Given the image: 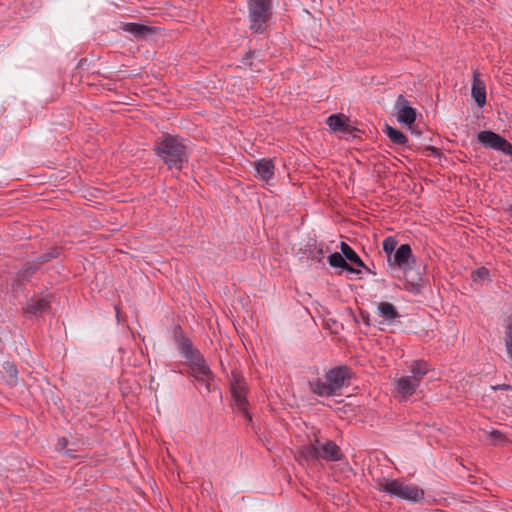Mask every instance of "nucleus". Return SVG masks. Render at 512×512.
I'll list each match as a JSON object with an SVG mask.
<instances>
[{"label":"nucleus","mask_w":512,"mask_h":512,"mask_svg":"<svg viewBox=\"0 0 512 512\" xmlns=\"http://www.w3.org/2000/svg\"><path fill=\"white\" fill-rule=\"evenodd\" d=\"M377 489L390 497L413 503L420 502L424 498L423 489L399 479L383 478L377 482Z\"/></svg>","instance_id":"obj_2"},{"label":"nucleus","mask_w":512,"mask_h":512,"mask_svg":"<svg viewBox=\"0 0 512 512\" xmlns=\"http://www.w3.org/2000/svg\"><path fill=\"white\" fill-rule=\"evenodd\" d=\"M327 125L334 132H346L348 130L347 118L342 114H332L327 118Z\"/></svg>","instance_id":"obj_20"},{"label":"nucleus","mask_w":512,"mask_h":512,"mask_svg":"<svg viewBox=\"0 0 512 512\" xmlns=\"http://www.w3.org/2000/svg\"><path fill=\"white\" fill-rule=\"evenodd\" d=\"M340 248L345 260L354 263L358 267H364V263L361 258L347 243L341 242Z\"/></svg>","instance_id":"obj_22"},{"label":"nucleus","mask_w":512,"mask_h":512,"mask_svg":"<svg viewBox=\"0 0 512 512\" xmlns=\"http://www.w3.org/2000/svg\"><path fill=\"white\" fill-rule=\"evenodd\" d=\"M362 316V320L363 322L367 325V326H370V322H369V314L368 313H362L361 314Z\"/></svg>","instance_id":"obj_34"},{"label":"nucleus","mask_w":512,"mask_h":512,"mask_svg":"<svg viewBox=\"0 0 512 512\" xmlns=\"http://www.w3.org/2000/svg\"><path fill=\"white\" fill-rule=\"evenodd\" d=\"M311 391L321 397H330L336 395L333 387L330 386L329 382L325 379H317L313 382H310Z\"/></svg>","instance_id":"obj_18"},{"label":"nucleus","mask_w":512,"mask_h":512,"mask_svg":"<svg viewBox=\"0 0 512 512\" xmlns=\"http://www.w3.org/2000/svg\"><path fill=\"white\" fill-rule=\"evenodd\" d=\"M319 461L335 462L341 459L342 452L333 441L321 442L317 439Z\"/></svg>","instance_id":"obj_10"},{"label":"nucleus","mask_w":512,"mask_h":512,"mask_svg":"<svg viewBox=\"0 0 512 512\" xmlns=\"http://www.w3.org/2000/svg\"><path fill=\"white\" fill-rule=\"evenodd\" d=\"M397 107V121L405 124L412 125L416 120V110L412 108L409 102L403 95H399L396 101Z\"/></svg>","instance_id":"obj_11"},{"label":"nucleus","mask_w":512,"mask_h":512,"mask_svg":"<svg viewBox=\"0 0 512 512\" xmlns=\"http://www.w3.org/2000/svg\"><path fill=\"white\" fill-rule=\"evenodd\" d=\"M188 363L193 376L197 379V381L204 384L206 388L209 390L210 382L213 379V373L210 370L202 354L199 353L198 355L194 356L191 360L188 361Z\"/></svg>","instance_id":"obj_6"},{"label":"nucleus","mask_w":512,"mask_h":512,"mask_svg":"<svg viewBox=\"0 0 512 512\" xmlns=\"http://www.w3.org/2000/svg\"><path fill=\"white\" fill-rule=\"evenodd\" d=\"M376 313L387 323H392L396 319L400 318V314L398 313L396 307L386 301H381L377 304Z\"/></svg>","instance_id":"obj_17"},{"label":"nucleus","mask_w":512,"mask_h":512,"mask_svg":"<svg viewBox=\"0 0 512 512\" xmlns=\"http://www.w3.org/2000/svg\"><path fill=\"white\" fill-rule=\"evenodd\" d=\"M175 343L178 351L187 361L200 353V351L194 347L191 340L183 334L175 335Z\"/></svg>","instance_id":"obj_14"},{"label":"nucleus","mask_w":512,"mask_h":512,"mask_svg":"<svg viewBox=\"0 0 512 512\" xmlns=\"http://www.w3.org/2000/svg\"><path fill=\"white\" fill-rule=\"evenodd\" d=\"M410 377H415L419 383L422 382L423 377L428 373L429 366L426 361L415 360L409 366Z\"/></svg>","instance_id":"obj_21"},{"label":"nucleus","mask_w":512,"mask_h":512,"mask_svg":"<svg viewBox=\"0 0 512 512\" xmlns=\"http://www.w3.org/2000/svg\"><path fill=\"white\" fill-rule=\"evenodd\" d=\"M344 270L350 272V273H357L358 271L354 269L351 265L348 264L347 268H343Z\"/></svg>","instance_id":"obj_36"},{"label":"nucleus","mask_w":512,"mask_h":512,"mask_svg":"<svg viewBox=\"0 0 512 512\" xmlns=\"http://www.w3.org/2000/svg\"><path fill=\"white\" fill-rule=\"evenodd\" d=\"M420 282H421V277L420 276H417L416 278H414L410 284H411V290L412 291H419V288H420Z\"/></svg>","instance_id":"obj_30"},{"label":"nucleus","mask_w":512,"mask_h":512,"mask_svg":"<svg viewBox=\"0 0 512 512\" xmlns=\"http://www.w3.org/2000/svg\"><path fill=\"white\" fill-rule=\"evenodd\" d=\"M479 143L487 149H494L505 155H512V145L499 134L484 130L477 134Z\"/></svg>","instance_id":"obj_4"},{"label":"nucleus","mask_w":512,"mask_h":512,"mask_svg":"<svg viewBox=\"0 0 512 512\" xmlns=\"http://www.w3.org/2000/svg\"><path fill=\"white\" fill-rule=\"evenodd\" d=\"M493 390H512V385L508 384H499L496 386H492Z\"/></svg>","instance_id":"obj_31"},{"label":"nucleus","mask_w":512,"mask_h":512,"mask_svg":"<svg viewBox=\"0 0 512 512\" xmlns=\"http://www.w3.org/2000/svg\"><path fill=\"white\" fill-rule=\"evenodd\" d=\"M66 445H67V440L65 438H61L58 440L57 448L64 449Z\"/></svg>","instance_id":"obj_33"},{"label":"nucleus","mask_w":512,"mask_h":512,"mask_svg":"<svg viewBox=\"0 0 512 512\" xmlns=\"http://www.w3.org/2000/svg\"><path fill=\"white\" fill-rule=\"evenodd\" d=\"M415 377L402 376L395 382L396 391L401 400H406L408 397L416 393L421 383L414 379Z\"/></svg>","instance_id":"obj_12"},{"label":"nucleus","mask_w":512,"mask_h":512,"mask_svg":"<svg viewBox=\"0 0 512 512\" xmlns=\"http://www.w3.org/2000/svg\"><path fill=\"white\" fill-rule=\"evenodd\" d=\"M123 30L135 38H145L147 35L151 34L152 29L146 25L138 24V23H125L123 25Z\"/></svg>","instance_id":"obj_19"},{"label":"nucleus","mask_w":512,"mask_h":512,"mask_svg":"<svg viewBox=\"0 0 512 512\" xmlns=\"http://www.w3.org/2000/svg\"><path fill=\"white\" fill-rule=\"evenodd\" d=\"M155 154L169 169L182 170L189 161V150L184 139L164 133L156 141Z\"/></svg>","instance_id":"obj_1"},{"label":"nucleus","mask_w":512,"mask_h":512,"mask_svg":"<svg viewBox=\"0 0 512 512\" xmlns=\"http://www.w3.org/2000/svg\"><path fill=\"white\" fill-rule=\"evenodd\" d=\"M270 0H250L249 17L251 29L256 33H262L268 18Z\"/></svg>","instance_id":"obj_3"},{"label":"nucleus","mask_w":512,"mask_h":512,"mask_svg":"<svg viewBox=\"0 0 512 512\" xmlns=\"http://www.w3.org/2000/svg\"><path fill=\"white\" fill-rule=\"evenodd\" d=\"M388 263L390 266H396L404 273H408L415 263L410 245H400L392 257L389 258Z\"/></svg>","instance_id":"obj_5"},{"label":"nucleus","mask_w":512,"mask_h":512,"mask_svg":"<svg viewBox=\"0 0 512 512\" xmlns=\"http://www.w3.org/2000/svg\"><path fill=\"white\" fill-rule=\"evenodd\" d=\"M489 435L494 441H502L505 438L504 435L497 430H492Z\"/></svg>","instance_id":"obj_29"},{"label":"nucleus","mask_w":512,"mask_h":512,"mask_svg":"<svg viewBox=\"0 0 512 512\" xmlns=\"http://www.w3.org/2000/svg\"><path fill=\"white\" fill-rule=\"evenodd\" d=\"M3 370L6 374L7 382L9 385H16L18 380V370L16 366L13 363L7 361L3 363Z\"/></svg>","instance_id":"obj_24"},{"label":"nucleus","mask_w":512,"mask_h":512,"mask_svg":"<svg viewBox=\"0 0 512 512\" xmlns=\"http://www.w3.org/2000/svg\"><path fill=\"white\" fill-rule=\"evenodd\" d=\"M318 453H319V451H318V447H317V440H315L313 443H311L309 445L302 446L297 451L296 457L300 462L310 464L315 461H319Z\"/></svg>","instance_id":"obj_15"},{"label":"nucleus","mask_w":512,"mask_h":512,"mask_svg":"<svg viewBox=\"0 0 512 512\" xmlns=\"http://www.w3.org/2000/svg\"><path fill=\"white\" fill-rule=\"evenodd\" d=\"M65 454H66L67 456H69V457H72V458H73V457H75L74 453H73L71 450H66V451H65Z\"/></svg>","instance_id":"obj_37"},{"label":"nucleus","mask_w":512,"mask_h":512,"mask_svg":"<svg viewBox=\"0 0 512 512\" xmlns=\"http://www.w3.org/2000/svg\"><path fill=\"white\" fill-rule=\"evenodd\" d=\"M349 378L350 371L345 366L335 367L325 374V379L329 382L330 386L333 387L336 394L345 385Z\"/></svg>","instance_id":"obj_9"},{"label":"nucleus","mask_w":512,"mask_h":512,"mask_svg":"<svg viewBox=\"0 0 512 512\" xmlns=\"http://www.w3.org/2000/svg\"><path fill=\"white\" fill-rule=\"evenodd\" d=\"M386 134L388 138L397 145H405L408 141L406 135L400 130L391 126H386Z\"/></svg>","instance_id":"obj_23"},{"label":"nucleus","mask_w":512,"mask_h":512,"mask_svg":"<svg viewBox=\"0 0 512 512\" xmlns=\"http://www.w3.org/2000/svg\"><path fill=\"white\" fill-rule=\"evenodd\" d=\"M322 255H323V250H322V248H319L317 250V253L313 257L316 259H320L322 257Z\"/></svg>","instance_id":"obj_35"},{"label":"nucleus","mask_w":512,"mask_h":512,"mask_svg":"<svg viewBox=\"0 0 512 512\" xmlns=\"http://www.w3.org/2000/svg\"><path fill=\"white\" fill-rule=\"evenodd\" d=\"M256 178L261 181L269 182L275 176V165L272 159L262 158L254 163Z\"/></svg>","instance_id":"obj_13"},{"label":"nucleus","mask_w":512,"mask_h":512,"mask_svg":"<svg viewBox=\"0 0 512 512\" xmlns=\"http://www.w3.org/2000/svg\"><path fill=\"white\" fill-rule=\"evenodd\" d=\"M328 262L332 267L336 268H347L348 263L346 262L345 258L343 257V254H340L338 252L332 253L328 257Z\"/></svg>","instance_id":"obj_25"},{"label":"nucleus","mask_w":512,"mask_h":512,"mask_svg":"<svg viewBox=\"0 0 512 512\" xmlns=\"http://www.w3.org/2000/svg\"><path fill=\"white\" fill-rule=\"evenodd\" d=\"M412 133H415V134H417V135H420V132H418L417 130H414V129H412Z\"/></svg>","instance_id":"obj_38"},{"label":"nucleus","mask_w":512,"mask_h":512,"mask_svg":"<svg viewBox=\"0 0 512 512\" xmlns=\"http://www.w3.org/2000/svg\"><path fill=\"white\" fill-rule=\"evenodd\" d=\"M471 95L479 107H483L486 104L485 84L477 73L473 75Z\"/></svg>","instance_id":"obj_16"},{"label":"nucleus","mask_w":512,"mask_h":512,"mask_svg":"<svg viewBox=\"0 0 512 512\" xmlns=\"http://www.w3.org/2000/svg\"><path fill=\"white\" fill-rule=\"evenodd\" d=\"M34 272H35V269L33 267L29 266L19 272V277L28 280L29 278H31L33 276Z\"/></svg>","instance_id":"obj_28"},{"label":"nucleus","mask_w":512,"mask_h":512,"mask_svg":"<svg viewBox=\"0 0 512 512\" xmlns=\"http://www.w3.org/2000/svg\"><path fill=\"white\" fill-rule=\"evenodd\" d=\"M231 391L234 405L237 407L239 411L243 412L249 418V420H251V416L247 411L245 381L240 375H233Z\"/></svg>","instance_id":"obj_7"},{"label":"nucleus","mask_w":512,"mask_h":512,"mask_svg":"<svg viewBox=\"0 0 512 512\" xmlns=\"http://www.w3.org/2000/svg\"><path fill=\"white\" fill-rule=\"evenodd\" d=\"M51 303V294L38 295L31 298L24 309L26 317L39 316L47 311Z\"/></svg>","instance_id":"obj_8"},{"label":"nucleus","mask_w":512,"mask_h":512,"mask_svg":"<svg viewBox=\"0 0 512 512\" xmlns=\"http://www.w3.org/2000/svg\"><path fill=\"white\" fill-rule=\"evenodd\" d=\"M489 276V271L482 267L472 272V278L474 281L485 280Z\"/></svg>","instance_id":"obj_27"},{"label":"nucleus","mask_w":512,"mask_h":512,"mask_svg":"<svg viewBox=\"0 0 512 512\" xmlns=\"http://www.w3.org/2000/svg\"><path fill=\"white\" fill-rule=\"evenodd\" d=\"M57 256V253H49V254H45L41 257L42 259V262H47L49 260H51L52 258H55Z\"/></svg>","instance_id":"obj_32"},{"label":"nucleus","mask_w":512,"mask_h":512,"mask_svg":"<svg viewBox=\"0 0 512 512\" xmlns=\"http://www.w3.org/2000/svg\"><path fill=\"white\" fill-rule=\"evenodd\" d=\"M383 251L387 255V259L389 260L390 257L395 253L396 247H397V241L394 237L389 236L384 239L383 241Z\"/></svg>","instance_id":"obj_26"}]
</instances>
